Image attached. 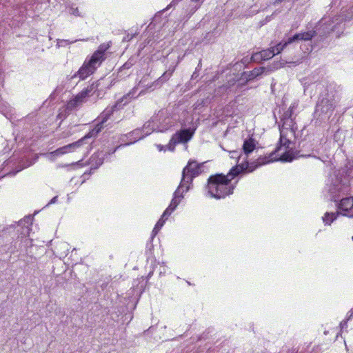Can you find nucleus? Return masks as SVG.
<instances>
[{
    "instance_id": "24",
    "label": "nucleus",
    "mask_w": 353,
    "mask_h": 353,
    "mask_svg": "<svg viewBox=\"0 0 353 353\" xmlns=\"http://www.w3.org/2000/svg\"><path fill=\"white\" fill-rule=\"evenodd\" d=\"M191 3L189 5V14L192 15L201 6L204 0H190Z\"/></svg>"
},
{
    "instance_id": "11",
    "label": "nucleus",
    "mask_w": 353,
    "mask_h": 353,
    "mask_svg": "<svg viewBox=\"0 0 353 353\" xmlns=\"http://www.w3.org/2000/svg\"><path fill=\"white\" fill-rule=\"evenodd\" d=\"M294 110L293 107H290L281 117V121L283 122L282 128H285L286 130L290 129V133L294 135L295 130L294 128V122L292 119Z\"/></svg>"
},
{
    "instance_id": "45",
    "label": "nucleus",
    "mask_w": 353,
    "mask_h": 353,
    "mask_svg": "<svg viewBox=\"0 0 353 353\" xmlns=\"http://www.w3.org/2000/svg\"><path fill=\"white\" fill-rule=\"evenodd\" d=\"M223 87H225L226 88H229V86H228V85H223Z\"/></svg>"
},
{
    "instance_id": "18",
    "label": "nucleus",
    "mask_w": 353,
    "mask_h": 353,
    "mask_svg": "<svg viewBox=\"0 0 353 353\" xmlns=\"http://www.w3.org/2000/svg\"><path fill=\"white\" fill-rule=\"evenodd\" d=\"M106 57H103V55L100 54L99 52H97L96 51L92 54L91 57L88 60H85L90 65L95 67V70L97 69L99 66L101 64V63L105 61Z\"/></svg>"
},
{
    "instance_id": "31",
    "label": "nucleus",
    "mask_w": 353,
    "mask_h": 353,
    "mask_svg": "<svg viewBox=\"0 0 353 353\" xmlns=\"http://www.w3.org/2000/svg\"><path fill=\"white\" fill-rule=\"evenodd\" d=\"M110 43L111 42L101 44L96 52H99L100 54L103 55V57H106L105 52L110 48Z\"/></svg>"
},
{
    "instance_id": "2",
    "label": "nucleus",
    "mask_w": 353,
    "mask_h": 353,
    "mask_svg": "<svg viewBox=\"0 0 353 353\" xmlns=\"http://www.w3.org/2000/svg\"><path fill=\"white\" fill-rule=\"evenodd\" d=\"M353 176V163L334 171L330 175L328 192L332 200L338 202L341 196L346 195L350 192V181Z\"/></svg>"
},
{
    "instance_id": "23",
    "label": "nucleus",
    "mask_w": 353,
    "mask_h": 353,
    "mask_svg": "<svg viewBox=\"0 0 353 353\" xmlns=\"http://www.w3.org/2000/svg\"><path fill=\"white\" fill-rule=\"evenodd\" d=\"M174 67L171 68H170L167 71H165L157 81V84H162L170 79L171 76L172 75L174 71Z\"/></svg>"
},
{
    "instance_id": "22",
    "label": "nucleus",
    "mask_w": 353,
    "mask_h": 353,
    "mask_svg": "<svg viewBox=\"0 0 353 353\" xmlns=\"http://www.w3.org/2000/svg\"><path fill=\"white\" fill-rule=\"evenodd\" d=\"M240 174H245L242 163L237 164L232 167L225 176H228V179H231L232 180Z\"/></svg>"
},
{
    "instance_id": "21",
    "label": "nucleus",
    "mask_w": 353,
    "mask_h": 353,
    "mask_svg": "<svg viewBox=\"0 0 353 353\" xmlns=\"http://www.w3.org/2000/svg\"><path fill=\"white\" fill-rule=\"evenodd\" d=\"M255 140L251 137L244 141L243 144V151L246 155H248L255 149Z\"/></svg>"
},
{
    "instance_id": "30",
    "label": "nucleus",
    "mask_w": 353,
    "mask_h": 353,
    "mask_svg": "<svg viewBox=\"0 0 353 353\" xmlns=\"http://www.w3.org/2000/svg\"><path fill=\"white\" fill-rule=\"evenodd\" d=\"M164 223H165V219H163V218H160L159 220L156 223V225L152 230V238L158 234L160 229L163 225Z\"/></svg>"
},
{
    "instance_id": "16",
    "label": "nucleus",
    "mask_w": 353,
    "mask_h": 353,
    "mask_svg": "<svg viewBox=\"0 0 353 353\" xmlns=\"http://www.w3.org/2000/svg\"><path fill=\"white\" fill-rule=\"evenodd\" d=\"M142 132L143 131L141 129L137 128V129L132 130V132H130V133H128V134L122 135L121 137V140H122L123 141H125L124 138L128 139L129 137H131V139L129 140V142L124 143V145H128L131 143H135L136 141L145 137V135L144 134L143 135L141 134Z\"/></svg>"
},
{
    "instance_id": "14",
    "label": "nucleus",
    "mask_w": 353,
    "mask_h": 353,
    "mask_svg": "<svg viewBox=\"0 0 353 353\" xmlns=\"http://www.w3.org/2000/svg\"><path fill=\"white\" fill-rule=\"evenodd\" d=\"M96 71L95 67L90 65L86 61L79 70L71 77V79L79 77L81 80H84L88 76L92 74Z\"/></svg>"
},
{
    "instance_id": "26",
    "label": "nucleus",
    "mask_w": 353,
    "mask_h": 353,
    "mask_svg": "<svg viewBox=\"0 0 353 353\" xmlns=\"http://www.w3.org/2000/svg\"><path fill=\"white\" fill-rule=\"evenodd\" d=\"M292 42H288V39L287 40H283L279 43L276 44L275 46L272 47V48H274V52L276 54L280 53L281 51H283L288 45L292 43Z\"/></svg>"
},
{
    "instance_id": "13",
    "label": "nucleus",
    "mask_w": 353,
    "mask_h": 353,
    "mask_svg": "<svg viewBox=\"0 0 353 353\" xmlns=\"http://www.w3.org/2000/svg\"><path fill=\"white\" fill-rule=\"evenodd\" d=\"M338 208L342 212L344 216L353 217V197H345L341 199L338 204Z\"/></svg>"
},
{
    "instance_id": "15",
    "label": "nucleus",
    "mask_w": 353,
    "mask_h": 353,
    "mask_svg": "<svg viewBox=\"0 0 353 353\" xmlns=\"http://www.w3.org/2000/svg\"><path fill=\"white\" fill-rule=\"evenodd\" d=\"M83 143V139H80L77 141L59 148L55 151H54L53 153L55 154L56 155H61L68 152H71L74 151L75 149L81 146Z\"/></svg>"
},
{
    "instance_id": "10",
    "label": "nucleus",
    "mask_w": 353,
    "mask_h": 353,
    "mask_svg": "<svg viewBox=\"0 0 353 353\" xmlns=\"http://www.w3.org/2000/svg\"><path fill=\"white\" fill-rule=\"evenodd\" d=\"M202 165V163L198 164L196 161H189L188 165L183 170L181 186H184V181H185V174L190 173L192 174V177H196L201 173Z\"/></svg>"
},
{
    "instance_id": "33",
    "label": "nucleus",
    "mask_w": 353,
    "mask_h": 353,
    "mask_svg": "<svg viewBox=\"0 0 353 353\" xmlns=\"http://www.w3.org/2000/svg\"><path fill=\"white\" fill-rule=\"evenodd\" d=\"M251 61L253 62H260L263 61L261 51L254 53L251 57Z\"/></svg>"
},
{
    "instance_id": "41",
    "label": "nucleus",
    "mask_w": 353,
    "mask_h": 353,
    "mask_svg": "<svg viewBox=\"0 0 353 353\" xmlns=\"http://www.w3.org/2000/svg\"><path fill=\"white\" fill-rule=\"evenodd\" d=\"M350 312H351V314L349 316V317L347 318V319L344 320V321H343L341 323V327H344L345 325H347V321L351 318V316H352V314H353V312H352V310L350 311Z\"/></svg>"
},
{
    "instance_id": "39",
    "label": "nucleus",
    "mask_w": 353,
    "mask_h": 353,
    "mask_svg": "<svg viewBox=\"0 0 353 353\" xmlns=\"http://www.w3.org/2000/svg\"><path fill=\"white\" fill-rule=\"evenodd\" d=\"M70 13L72 14H74L75 16H79V17L81 16V14L79 11L78 8H72H72H70Z\"/></svg>"
},
{
    "instance_id": "27",
    "label": "nucleus",
    "mask_w": 353,
    "mask_h": 353,
    "mask_svg": "<svg viewBox=\"0 0 353 353\" xmlns=\"http://www.w3.org/2000/svg\"><path fill=\"white\" fill-rule=\"evenodd\" d=\"M181 184H182V180L181 181V183L179 185V187L177 188V189L175 190L174 193V198H176V199H181L183 198V192H188L189 190H190V186L189 185H187L186 188H185V190H183L182 192H181V189L183 188L184 186H181Z\"/></svg>"
},
{
    "instance_id": "36",
    "label": "nucleus",
    "mask_w": 353,
    "mask_h": 353,
    "mask_svg": "<svg viewBox=\"0 0 353 353\" xmlns=\"http://www.w3.org/2000/svg\"><path fill=\"white\" fill-rule=\"evenodd\" d=\"M78 102H80L79 100H77L76 97L74 100L70 101V102L68 104V108H70L71 110L76 107Z\"/></svg>"
},
{
    "instance_id": "37",
    "label": "nucleus",
    "mask_w": 353,
    "mask_h": 353,
    "mask_svg": "<svg viewBox=\"0 0 353 353\" xmlns=\"http://www.w3.org/2000/svg\"><path fill=\"white\" fill-rule=\"evenodd\" d=\"M172 212L173 210H169V208H167L161 218H163V219L165 221Z\"/></svg>"
},
{
    "instance_id": "28",
    "label": "nucleus",
    "mask_w": 353,
    "mask_h": 353,
    "mask_svg": "<svg viewBox=\"0 0 353 353\" xmlns=\"http://www.w3.org/2000/svg\"><path fill=\"white\" fill-rule=\"evenodd\" d=\"M263 61L268 60L276 55L274 48H270L261 51Z\"/></svg>"
},
{
    "instance_id": "7",
    "label": "nucleus",
    "mask_w": 353,
    "mask_h": 353,
    "mask_svg": "<svg viewBox=\"0 0 353 353\" xmlns=\"http://www.w3.org/2000/svg\"><path fill=\"white\" fill-rule=\"evenodd\" d=\"M193 133L190 128H185L178 131L170 141L169 150H173L176 143L188 142L192 138Z\"/></svg>"
},
{
    "instance_id": "9",
    "label": "nucleus",
    "mask_w": 353,
    "mask_h": 353,
    "mask_svg": "<svg viewBox=\"0 0 353 353\" xmlns=\"http://www.w3.org/2000/svg\"><path fill=\"white\" fill-rule=\"evenodd\" d=\"M274 157H270V154L268 157H259L257 159V163L256 162H252L249 163L248 161H245L243 163H241L243 165V167L244 168V172H253L256 168H257L259 165L266 164L270 162L274 161Z\"/></svg>"
},
{
    "instance_id": "32",
    "label": "nucleus",
    "mask_w": 353,
    "mask_h": 353,
    "mask_svg": "<svg viewBox=\"0 0 353 353\" xmlns=\"http://www.w3.org/2000/svg\"><path fill=\"white\" fill-rule=\"evenodd\" d=\"M135 63L134 59L132 57H130L120 68L119 72L122 71L123 70H128L130 69Z\"/></svg>"
},
{
    "instance_id": "20",
    "label": "nucleus",
    "mask_w": 353,
    "mask_h": 353,
    "mask_svg": "<svg viewBox=\"0 0 353 353\" xmlns=\"http://www.w3.org/2000/svg\"><path fill=\"white\" fill-rule=\"evenodd\" d=\"M105 125L101 123V122H99L87 134H85L83 137L81 139H83V142L85 140L96 137L98 134H99L103 129L105 128Z\"/></svg>"
},
{
    "instance_id": "40",
    "label": "nucleus",
    "mask_w": 353,
    "mask_h": 353,
    "mask_svg": "<svg viewBox=\"0 0 353 353\" xmlns=\"http://www.w3.org/2000/svg\"><path fill=\"white\" fill-rule=\"evenodd\" d=\"M209 332H203L199 338V340H205L207 339H208V334H209Z\"/></svg>"
},
{
    "instance_id": "12",
    "label": "nucleus",
    "mask_w": 353,
    "mask_h": 353,
    "mask_svg": "<svg viewBox=\"0 0 353 353\" xmlns=\"http://www.w3.org/2000/svg\"><path fill=\"white\" fill-rule=\"evenodd\" d=\"M101 79L93 82L91 85L88 86L87 88L83 89L77 96L76 99L77 100H79V101H83V99L86 97H88L90 96H92L94 93L96 92H99V86L100 85V81Z\"/></svg>"
},
{
    "instance_id": "17",
    "label": "nucleus",
    "mask_w": 353,
    "mask_h": 353,
    "mask_svg": "<svg viewBox=\"0 0 353 353\" xmlns=\"http://www.w3.org/2000/svg\"><path fill=\"white\" fill-rule=\"evenodd\" d=\"M316 37L314 29L311 31H307L301 33H296L292 37H288V42H294L300 40L311 41L313 38Z\"/></svg>"
},
{
    "instance_id": "6",
    "label": "nucleus",
    "mask_w": 353,
    "mask_h": 353,
    "mask_svg": "<svg viewBox=\"0 0 353 353\" xmlns=\"http://www.w3.org/2000/svg\"><path fill=\"white\" fill-rule=\"evenodd\" d=\"M343 30L341 23L333 24L330 20L325 21L321 19L314 28V32L319 41L325 39L331 32H334L336 29Z\"/></svg>"
},
{
    "instance_id": "43",
    "label": "nucleus",
    "mask_w": 353,
    "mask_h": 353,
    "mask_svg": "<svg viewBox=\"0 0 353 353\" xmlns=\"http://www.w3.org/2000/svg\"><path fill=\"white\" fill-rule=\"evenodd\" d=\"M179 0H172V3H170V6H172L176 3H177Z\"/></svg>"
},
{
    "instance_id": "25",
    "label": "nucleus",
    "mask_w": 353,
    "mask_h": 353,
    "mask_svg": "<svg viewBox=\"0 0 353 353\" xmlns=\"http://www.w3.org/2000/svg\"><path fill=\"white\" fill-rule=\"evenodd\" d=\"M339 214V212H326L323 220L325 224L330 225L337 218Z\"/></svg>"
},
{
    "instance_id": "19",
    "label": "nucleus",
    "mask_w": 353,
    "mask_h": 353,
    "mask_svg": "<svg viewBox=\"0 0 353 353\" xmlns=\"http://www.w3.org/2000/svg\"><path fill=\"white\" fill-rule=\"evenodd\" d=\"M104 157H100V153L95 152L90 158V170H96L103 163Z\"/></svg>"
},
{
    "instance_id": "38",
    "label": "nucleus",
    "mask_w": 353,
    "mask_h": 353,
    "mask_svg": "<svg viewBox=\"0 0 353 353\" xmlns=\"http://www.w3.org/2000/svg\"><path fill=\"white\" fill-rule=\"evenodd\" d=\"M125 145L121 143L119 145H118L116 148H114L113 150H110L108 152H106L105 154H104V156H107V155H110L111 154H114L117 151V150L118 148H119L120 147H122V146H125Z\"/></svg>"
},
{
    "instance_id": "46",
    "label": "nucleus",
    "mask_w": 353,
    "mask_h": 353,
    "mask_svg": "<svg viewBox=\"0 0 353 353\" xmlns=\"http://www.w3.org/2000/svg\"><path fill=\"white\" fill-rule=\"evenodd\" d=\"M294 352H295V353H296V352H295V350H294V349H293V350H292V353H294Z\"/></svg>"
},
{
    "instance_id": "5",
    "label": "nucleus",
    "mask_w": 353,
    "mask_h": 353,
    "mask_svg": "<svg viewBox=\"0 0 353 353\" xmlns=\"http://www.w3.org/2000/svg\"><path fill=\"white\" fill-rule=\"evenodd\" d=\"M334 107L331 100L323 98L318 101L314 113L316 125H321L329 121L333 114Z\"/></svg>"
},
{
    "instance_id": "4",
    "label": "nucleus",
    "mask_w": 353,
    "mask_h": 353,
    "mask_svg": "<svg viewBox=\"0 0 353 353\" xmlns=\"http://www.w3.org/2000/svg\"><path fill=\"white\" fill-rule=\"evenodd\" d=\"M284 62L279 63L277 62H274L271 65H268L266 67H259L255 68L251 71L249 72H243L241 74V78L239 79V81H244L242 83H238L237 87H242L245 85L248 81H252L259 77H260L263 74H267L268 72H271L282 66V65H285V63H295L299 64L301 62L300 59H294L292 58L290 61L283 60Z\"/></svg>"
},
{
    "instance_id": "8",
    "label": "nucleus",
    "mask_w": 353,
    "mask_h": 353,
    "mask_svg": "<svg viewBox=\"0 0 353 353\" xmlns=\"http://www.w3.org/2000/svg\"><path fill=\"white\" fill-rule=\"evenodd\" d=\"M130 93L123 96L120 100L117 101L110 109H105L103 112H101L99 117V119H101L99 122L105 125L115 110L121 109L123 105L128 103V99L130 97Z\"/></svg>"
},
{
    "instance_id": "47",
    "label": "nucleus",
    "mask_w": 353,
    "mask_h": 353,
    "mask_svg": "<svg viewBox=\"0 0 353 353\" xmlns=\"http://www.w3.org/2000/svg\"><path fill=\"white\" fill-rule=\"evenodd\" d=\"M310 151L312 152V150H307V152H310Z\"/></svg>"
},
{
    "instance_id": "29",
    "label": "nucleus",
    "mask_w": 353,
    "mask_h": 353,
    "mask_svg": "<svg viewBox=\"0 0 353 353\" xmlns=\"http://www.w3.org/2000/svg\"><path fill=\"white\" fill-rule=\"evenodd\" d=\"M154 120L152 119V120H150L148 121H147L143 125V128H141L142 131L143 132H145V137L148 135V134H150L153 131H154V129L153 127H151V123L153 122Z\"/></svg>"
},
{
    "instance_id": "34",
    "label": "nucleus",
    "mask_w": 353,
    "mask_h": 353,
    "mask_svg": "<svg viewBox=\"0 0 353 353\" xmlns=\"http://www.w3.org/2000/svg\"><path fill=\"white\" fill-rule=\"evenodd\" d=\"M180 199H176V198H173L170 205L168 207L169 208V210H174L176 209V208L177 207V205L179 204L180 203Z\"/></svg>"
},
{
    "instance_id": "44",
    "label": "nucleus",
    "mask_w": 353,
    "mask_h": 353,
    "mask_svg": "<svg viewBox=\"0 0 353 353\" xmlns=\"http://www.w3.org/2000/svg\"><path fill=\"white\" fill-rule=\"evenodd\" d=\"M307 50L312 51V46H310V49L307 48Z\"/></svg>"
},
{
    "instance_id": "42",
    "label": "nucleus",
    "mask_w": 353,
    "mask_h": 353,
    "mask_svg": "<svg viewBox=\"0 0 353 353\" xmlns=\"http://www.w3.org/2000/svg\"><path fill=\"white\" fill-rule=\"evenodd\" d=\"M57 199H58V196H54V197L50 200V201L48 203V205H50V204H52V203H54L55 202H57Z\"/></svg>"
},
{
    "instance_id": "35",
    "label": "nucleus",
    "mask_w": 353,
    "mask_h": 353,
    "mask_svg": "<svg viewBox=\"0 0 353 353\" xmlns=\"http://www.w3.org/2000/svg\"><path fill=\"white\" fill-rule=\"evenodd\" d=\"M185 181H184V187L187 186V185H189V184H191L192 183V181H193V179L194 177H192V174H190V173H186L185 174Z\"/></svg>"
},
{
    "instance_id": "1",
    "label": "nucleus",
    "mask_w": 353,
    "mask_h": 353,
    "mask_svg": "<svg viewBox=\"0 0 353 353\" xmlns=\"http://www.w3.org/2000/svg\"><path fill=\"white\" fill-rule=\"evenodd\" d=\"M290 132V129L286 130L285 128H280V139L276 149L270 154V157H274L275 161H281L282 162H291L298 157H315L312 155V152L305 153L304 148L311 146L310 141L302 140L299 143L298 150L294 148L291 145H294L287 137Z\"/></svg>"
},
{
    "instance_id": "3",
    "label": "nucleus",
    "mask_w": 353,
    "mask_h": 353,
    "mask_svg": "<svg viewBox=\"0 0 353 353\" xmlns=\"http://www.w3.org/2000/svg\"><path fill=\"white\" fill-rule=\"evenodd\" d=\"M207 187L210 195L217 199L233 194L234 189V185L231 183V179H228L222 173L211 175L208 180Z\"/></svg>"
}]
</instances>
